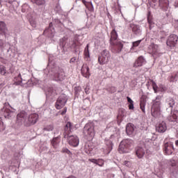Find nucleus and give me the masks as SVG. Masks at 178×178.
<instances>
[{"label":"nucleus","mask_w":178,"mask_h":178,"mask_svg":"<svg viewBox=\"0 0 178 178\" xmlns=\"http://www.w3.org/2000/svg\"><path fill=\"white\" fill-rule=\"evenodd\" d=\"M87 148H88V145H86V146H85V152H86V154H90V152H91V151H92V149L89 148V149L87 150Z\"/></svg>","instance_id":"obj_41"},{"label":"nucleus","mask_w":178,"mask_h":178,"mask_svg":"<svg viewBox=\"0 0 178 178\" xmlns=\"http://www.w3.org/2000/svg\"><path fill=\"white\" fill-rule=\"evenodd\" d=\"M67 112V108L65 107L63 110L61 111L60 115L63 116V115H65Z\"/></svg>","instance_id":"obj_43"},{"label":"nucleus","mask_w":178,"mask_h":178,"mask_svg":"<svg viewBox=\"0 0 178 178\" xmlns=\"http://www.w3.org/2000/svg\"><path fill=\"white\" fill-rule=\"evenodd\" d=\"M123 165L127 166V168H131V161H124Z\"/></svg>","instance_id":"obj_39"},{"label":"nucleus","mask_w":178,"mask_h":178,"mask_svg":"<svg viewBox=\"0 0 178 178\" xmlns=\"http://www.w3.org/2000/svg\"><path fill=\"white\" fill-rule=\"evenodd\" d=\"M106 145L102 149L104 155H108V154H111V151L113 149V143L111 140H106Z\"/></svg>","instance_id":"obj_11"},{"label":"nucleus","mask_w":178,"mask_h":178,"mask_svg":"<svg viewBox=\"0 0 178 178\" xmlns=\"http://www.w3.org/2000/svg\"><path fill=\"white\" fill-rule=\"evenodd\" d=\"M151 113L154 118H159L161 116V97L157 96L156 99L153 100Z\"/></svg>","instance_id":"obj_2"},{"label":"nucleus","mask_w":178,"mask_h":178,"mask_svg":"<svg viewBox=\"0 0 178 178\" xmlns=\"http://www.w3.org/2000/svg\"><path fill=\"white\" fill-rule=\"evenodd\" d=\"M178 42V36L176 34H171L168 36L166 45L169 47L170 49L175 48L177 45Z\"/></svg>","instance_id":"obj_7"},{"label":"nucleus","mask_w":178,"mask_h":178,"mask_svg":"<svg viewBox=\"0 0 178 178\" xmlns=\"http://www.w3.org/2000/svg\"><path fill=\"white\" fill-rule=\"evenodd\" d=\"M147 104V98H145V96H142L140 98V107L143 112V113H145V105Z\"/></svg>","instance_id":"obj_20"},{"label":"nucleus","mask_w":178,"mask_h":178,"mask_svg":"<svg viewBox=\"0 0 178 178\" xmlns=\"http://www.w3.org/2000/svg\"><path fill=\"white\" fill-rule=\"evenodd\" d=\"M118 32L115 29H113L111 32V38H110V42H113L115 41H118Z\"/></svg>","instance_id":"obj_21"},{"label":"nucleus","mask_w":178,"mask_h":178,"mask_svg":"<svg viewBox=\"0 0 178 178\" xmlns=\"http://www.w3.org/2000/svg\"><path fill=\"white\" fill-rule=\"evenodd\" d=\"M84 55L86 57H90V51L88 50V44H87L86 47L85 48Z\"/></svg>","instance_id":"obj_36"},{"label":"nucleus","mask_w":178,"mask_h":178,"mask_svg":"<svg viewBox=\"0 0 178 178\" xmlns=\"http://www.w3.org/2000/svg\"><path fill=\"white\" fill-rule=\"evenodd\" d=\"M166 103L169 105L170 108H173L175 106V99L172 97H169L166 99Z\"/></svg>","instance_id":"obj_28"},{"label":"nucleus","mask_w":178,"mask_h":178,"mask_svg":"<svg viewBox=\"0 0 178 178\" xmlns=\"http://www.w3.org/2000/svg\"><path fill=\"white\" fill-rule=\"evenodd\" d=\"M89 162H92V163H95L100 168H102V166H104L105 164V161L102 159H89Z\"/></svg>","instance_id":"obj_17"},{"label":"nucleus","mask_w":178,"mask_h":178,"mask_svg":"<svg viewBox=\"0 0 178 178\" xmlns=\"http://www.w3.org/2000/svg\"><path fill=\"white\" fill-rule=\"evenodd\" d=\"M152 88L154 91H156V89L158 88V86H156V83L154 81H152Z\"/></svg>","instance_id":"obj_42"},{"label":"nucleus","mask_w":178,"mask_h":178,"mask_svg":"<svg viewBox=\"0 0 178 178\" xmlns=\"http://www.w3.org/2000/svg\"><path fill=\"white\" fill-rule=\"evenodd\" d=\"M140 43H141V40H137L136 42H134L132 43V48H136V47H138Z\"/></svg>","instance_id":"obj_37"},{"label":"nucleus","mask_w":178,"mask_h":178,"mask_svg":"<svg viewBox=\"0 0 178 178\" xmlns=\"http://www.w3.org/2000/svg\"><path fill=\"white\" fill-rule=\"evenodd\" d=\"M165 155H172L175 148L173 147V143L172 142L164 141V145L163 148Z\"/></svg>","instance_id":"obj_10"},{"label":"nucleus","mask_w":178,"mask_h":178,"mask_svg":"<svg viewBox=\"0 0 178 178\" xmlns=\"http://www.w3.org/2000/svg\"><path fill=\"white\" fill-rule=\"evenodd\" d=\"M18 77H19L20 79H22V74H19L18 75Z\"/></svg>","instance_id":"obj_55"},{"label":"nucleus","mask_w":178,"mask_h":178,"mask_svg":"<svg viewBox=\"0 0 178 178\" xmlns=\"http://www.w3.org/2000/svg\"><path fill=\"white\" fill-rule=\"evenodd\" d=\"M39 115L37 113L31 114L26 121L24 122V126L26 127H30L33 124H35L38 122Z\"/></svg>","instance_id":"obj_8"},{"label":"nucleus","mask_w":178,"mask_h":178,"mask_svg":"<svg viewBox=\"0 0 178 178\" xmlns=\"http://www.w3.org/2000/svg\"><path fill=\"white\" fill-rule=\"evenodd\" d=\"M144 62H145L144 57L143 56H139L134 63V67H140L144 65Z\"/></svg>","instance_id":"obj_18"},{"label":"nucleus","mask_w":178,"mask_h":178,"mask_svg":"<svg viewBox=\"0 0 178 178\" xmlns=\"http://www.w3.org/2000/svg\"><path fill=\"white\" fill-rule=\"evenodd\" d=\"M106 90L107 91H108V92H111V94H113V92H116V88L115 86L108 88Z\"/></svg>","instance_id":"obj_34"},{"label":"nucleus","mask_w":178,"mask_h":178,"mask_svg":"<svg viewBox=\"0 0 178 178\" xmlns=\"http://www.w3.org/2000/svg\"><path fill=\"white\" fill-rule=\"evenodd\" d=\"M65 77H66V75L65 74V72L62 70L54 74L56 81H63V80H65Z\"/></svg>","instance_id":"obj_16"},{"label":"nucleus","mask_w":178,"mask_h":178,"mask_svg":"<svg viewBox=\"0 0 178 178\" xmlns=\"http://www.w3.org/2000/svg\"><path fill=\"white\" fill-rule=\"evenodd\" d=\"M126 131L128 136H131L134 133V125L131 123H129L126 127Z\"/></svg>","instance_id":"obj_22"},{"label":"nucleus","mask_w":178,"mask_h":178,"mask_svg":"<svg viewBox=\"0 0 178 178\" xmlns=\"http://www.w3.org/2000/svg\"><path fill=\"white\" fill-rule=\"evenodd\" d=\"M124 111L123 110H121L119 113V115L118 116H121V118H123V116H124V115L123 114Z\"/></svg>","instance_id":"obj_49"},{"label":"nucleus","mask_w":178,"mask_h":178,"mask_svg":"<svg viewBox=\"0 0 178 178\" xmlns=\"http://www.w3.org/2000/svg\"><path fill=\"white\" fill-rule=\"evenodd\" d=\"M172 166H176V164L175 163H172Z\"/></svg>","instance_id":"obj_54"},{"label":"nucleus","mask_w":178,"mask_h":178,"mask_svg":"<svg viewBox=\"0 0 178 178\" xmlns=\"http://www.w3.org/2000/svg\"><path fill=\"white\" fill-rule=\"evenodd\" d=\"M81 1H82L83 3L85 5V6H86V8H88V3H89L86 2V0H81Z\"/></svg>","instance_id":"obj_48"},{"label":"nucleus","mask_w":178,"mask_h":178,"mask_svg":"<svg viewBox=\"0 0 178 178\" xmlns=\"http://www.w3.org/2000/svg\"><path fill=\"white\" fill-rule=\"evenodd\" d=\"M149 15H151V11L148 12V16H149Z\"/></svg>","instance_id":"obj_56"},{"label":"nucleus","mask_w":178,"mask_h":178,"mask_svg":"<svg viewBox=\"0 0 178 178\" xmlns=\"http://www.w3.org/2000/svg\"><path fill=\"white\" fill-rule=\"evenodd\" d=\"M66 102H67L66 95H60L56 100L55 106L57 109H62V108L66 105Z\"/></svg>","instance_id":"obj_9"},{"label":"nucleus","mask_w":178,"mask_h":178,"mask_svg":"<svg viewBox=\"0 0 178 178\" xmlns=\"http://www.w3.org/2000/svg\"><path fill=\"white\" fill-rule=\"evenodd\" d=\"M95 126L92 122L86 124L83 129L84 135L94 137V136H95Z\"/></svg>","instance_id":"obj_5"},{"label":"nucleus","mask_w":178,"mask_h":178,"mask_svg":"<svg viewBox=\"0 0 178 178\" xmlns=\"http://www.w3.org/2000/svg\"><path fill=\"white\" fill-rule=\"evenodd\" d=\"M49 37H51V38L54 37V32H51V34L49 35Z\"/></svg>","instance_id":"obj_52"},{"label":"nucleus","mask_w":178,"mask_h":178,"mask_svg":"<svg viewBox=\"0 0 178 178\" xmlns=\"http://www.w3.org/2000/svg\"><path fill=\"white\" fill-rule=\"evenodd\" d=\"M0 49H3V40H0Z\"/></svg>","instance_id":"obj_46"},{"label":"nucleus","mask_w":178,"mask_h":178,"mask_svg":"<svg viewBox=\"0 0 178 178\" xmlns=\"http://www.w3.org/2000/svg\"><path fill=\"white\" fill-rule=\"evenodd\" d=\"M31 2H33V3H35L38 6L45 5V0H31Z\"/></svg>","instance_id":"obj_30"},{"label":"nucleus","mask_w":178,"mask_h":178,"mask_svg":"<svg viewBox=\"0 0 178 178\" xmlns=\"http://www.w3.org/2000/svg\"><path fill=\"white\" fill-rule=\"evenodd\" d=\"M132 31L135 34H140L141 33V29H140V26L138 25H134L132 28Z\"/></svg>","instance_id":"obj_27"},{"label":"nucleus","mask_w":178,"mask_h":178,"mask_svg":"<svg viewBox=\"0 0 178 178\" xmlns=\"http://www.w3.org/2000/svg\"><path fill=\"white\" fill-rule=\"evenodd\" d=\"M159 6L163 10H168L169 9V0H159Z\"/></svg>","instance_id":"obj_19"},{"label":"nucleus","mask_w":178,"mask_h":178,"mask_svg":"<svg viewBox=\"0 0 178 178\" xmlns=\"http://www.w3.org/2000/svg\"><path fill=\"white\" fill-rule=\"evenodd\" d=\"M154 47H156V48H158V45H154Z\"/></svg>","instance_id":"obj_57"},{"label":"nucleus","mask_w":178,"mask_h":178,"mask_svg":"<svg viewBox=\"0 0 178 178\" xmlns=\"http://www.w3.org/2000/svg\"><path fill=\"white\" fill-rule=\"evenodd\" d=\"M49 31H51V29H49L48 30H45L44 31V34H47V33H49Z\"/></svg>","instance_id":"obj_51"},{"label":"nucleus","mask_w":178,"mask_h":178,"mask_svg":"<svg viewBox=\"0 0 178 178\" xmlns=\"http://www.w3.org/2000/svg\"><path fill=\"white\" fill-rule=\"evenodd\" d=\"M127 102H129V109L133 110L134 109V102L131 100V99L129 97H127Z\"/></svg>","instance_id":"obj_29"},{"label":"nucleus","mask_w":178,"mask_h":178,"mask_svg":"<svg viewBox=\"0 0 178 178\" xmlns=\"http://www.w3.org/2000/svg\"><path fill=\"white\" fill-rule=\"evenodd\" d=\"M72 127L73 124H72L70 122H67L65 127L64 138H67L68 144L71 145V147H78L79 143H80L79 137L76 136H70V133H72Z\"/></svg>","instance_id":"obj_1"},{"label":"nucleus","mask_w":178,"mask_h":178,"mask_svg":"<svg viewBox=\"0 0 178 178\" xmlns=\"http://www.w3.org/2000/svg\"><path fill=\"white\" fill-rule=\"evenodd\" d=\"M111 59V52L105 49L103 50L98 57V63L99 65H106Z\"/></svg>","instance_id":"obj_4"},{"label":"nucleus","mask_w":178,"mask_h":178,"mask_svg":"<svg viewBox=\"0 0 178 178\" xmlns=\"http://www.w3.org/2000/svg\"><path fill=\"white\" fill-rule=\"evenodd\" d=\"M6 31H8V29H6V24L3 22H0V33L4 34V35H6Z\"/></svg>","instance_id":"obj_24"},{"label":"nucleus","mask_w":178,"mask_h":178,"mask_svg":"<svg viewBox=\"0 0 178 178\" xmlns=\"http://www.w3.org/2000/svg\"><path fill=\"white\" fill-rule=\"evenodd\" d=\"M131 145H133V140L125 139L120 143L119 149L122 151V152H129V148H130Z\"/></svg>","instance_id":"obj_6"},{"label":"nucleus","mask_w":178,"mask_h":178,"mask_svg":"<svg viewBox=\"0 0 178 178\" xmlns=\"http://www.w3.org/2000/svg\"><path fill=\"white\" fill-rule=\"evenodd\" d=\"M4 116L5 118H9V116H10V110L6 108L4 111Z\"/></svg>","instance_id":"obj_38"},{"label":"nucleus","mask_w":178,"mask_h":178,"mask_svg":"<svg viewBox=\"0 0 178 178\" xmlns=\"http://www.w3.org/2000/svg\"><path fill=\"white\" fill-rule=\"evenodd\" d=\"M26 116H27V114H26V112L22 111L17 115V122L19 124L25 123V122H27V120H26Z\"/></svg>","instance_id":"obj_14"},{"label":"nucleus","mask_w":178,"mask_h":178,"mask_svg":"<svg viewBox=\"0 0 178 178\" xmlns=\"http://www.w3.org/2000/svg\"><path fill=\"white\" fill-rule=\"evenodd\" d=\"M111 44V51L113 54H120L122 52V49H123V42L119 40H115L114 42H110Z\"/></svg>","instance_id":"obj_3"},{"label":"nucleus","mask_w":178,"mask_h":178,"mask_svg":"<svg viewBox=\"0 0 178 178\" xmlns=\"http://www.w3.org/2000/svg\"><path fill=\"white\" fill-rule=\"evenodd\" d=\"M81 73L83 77H86V79H90V76H91V74H90V68L88 67V65L87 64H83L81 70Z\"/></svg>","instance_id":"obj_13"},{"label":"nucleus","mask_w":178,"mask_h":178,"mask_svg":"<svg viewBox=\"0 0 178 178\" xmlns=\"http://www.w3.org/2000/svg\"><path fill=\"white\" fill-rule=\"evenodd\" d=\"M10 108H11V109H12V106H10Z\"/></svg>","instance_id":"obj_58"},{"label":"nucleus","mask_w":178,"mask_h":178,"mask_svg":"<svg viewBox=\"0 0 178 178\" xmlns=\"http://www.w3.org/2000/svg\"><path fill=\"white\" fill-rule=\"evenodd\" d=\"M0 74L2 76L6 74V67L3 65H0Z\"/></svg>","instance_id":"obj_33"},{"label":"nucleus","mask_w":178,"mask_h":178,"mask_svg":"<svg viewBox=\"0 0 178 178\" xmlns=\"http://www.w3.org/2000/svg\"><path fill=\"white\" fill-rule=\"evenodd\" d=\"M156 131H158V133H165V131L168 130V126L166 125V122L163 121L159 123V124L156 127Z\"/></svg>","instance_id":"obj_15"},{"label":"nucleus","mask_w":178,"mask_h":178,"mask_svg":"<svg viewBox=\"0 0 178 178\" xmlns=\"http://www.w3.org/2000/svg\"><path fill=\"white\" fill-rule=\"evenodd\" d=\"M76 57H73L70 59V63H76Z\"/></svg>","instance_id":"obj_45"},{"label":"nucleus","mask_w":178,"mask_h":178,"mask_svg":"<svg viewBox=\"0 0 178 178\" xmlns=\"http://www.w3.org/2000/svg\"><path fill=\"white\" fill-rule=\"evenodd\" d=\"M44 130L45 131H52L54 130V126L52 125H48L46 127L44 128Z\"/></svg>","instance_id":"obj_35"},{"label":"nucleus","mask_w":178,"mask_h":178,"mask_svg":"<svg viewBox=\"0 0 178 178\" xmlns=\"http://www.w3.org/2000/svg\"><path fill=\"white\" fill-rule=\"evenodd\" d=\"M175 145L178 146V140L175 142Z\"/></svg>","instance_id":"obj_53"},{"label":"nucleus","mask_w":178,"mask_h":178,"mask_svg":"<svg viewBox=\"0 0 178 178\" xmlns=\"http://www.w3.org/2000/svg\"><path fill=\"white\" fill-rule=\"evenodd\" d=\"M62 154H67V155H69V156H72V152H70V150H69V149L64 147L61 150Z\"/></svg>","instance_id":"obj_31"},{"label":"nucleus","mask_w":178,"mask_h":178,"mask_svg":"<svg viewBox=\"0 0 178 178\" xmlns=\"http://www.w3.org/2000/svg\"><path fill=\"white\" fill-rule=\"evenodd\" d=\"M178 118V111L171 112V116L169 118L170 122H175Z\"/></svg>","instance_id":"obj_25"},{"label":"nucleus","mask_w":178,"mask_h":178,"mask_svg":"<svg viewBox=\"0 0 178 178\" xmlns=\"http://www.w3.org/2000/svg\"><path fill=\"white\" fill-rule=\"evenodd\" d=\"M80 42L77 40L76 38H74L72 40L70 41V47H71L72 49H74L76 47H79Z\"/></svg>","instance_id":"obj_23"},{"label":"nucleus","mask_w":178,"mask_h":178,"mask_svg":"<svg viewBox=\"0 0 178 178\" xmlns=\"http://www.w3.org/2000/svg\"><path fill=\"white\" fill-rule=\"evenodd\" d=\"M59 144V138H54L51 140V145L54 148H58V145Z\"/></svg>","instance_id":"obj_26"},{"label":"nucleus","mask_w":178,"mask_h":178,"mask_svg":"<svg viewBox=\"0 0 178 178\" xmlns=\"http://www.w3.org/2000/svg\"><path fill=\"white\" fill-rule=\"evenodd\" d=\"M135 153L138 159H143L145 155V149L143 147L138 146L135 149Z\"/></svg>","instance_id":"obj_12"},{"label":"nucleus","mask_w":178,"mask_h":178,"mask_svg":"<svg viewBox=\"0 0 178 178\" xmlns=\"http://www.w3.org/2000/svg\"><path fill=\"white\" fill-rule=\"evenodd\" d=\"M176 76H177V75H175V76H171V78H170V81H173L176 79Z\"/></svg>","instance_id":"obj_50"},{"label":"nucleus","mask_w":178,"mask_h":178,"mask_svg":"<svg viewBox=\"0 0 178 178\" xmlns=\"http://www.w3.org/2000/svg\"><path fill=\"white\" fill-rule=\"evenodd\" d=\"M66 41H67V38L63 37V38L60 39V45L63 47V48L66 45Z\"/></svg>","instance_id":"obj_32"},{"label":"nucleus","mask_w":178,"mask_h":178,"mask_svg":"<svg viewBox=\"0 0 178 178\" xmlns=\"http://www.w3.org/2000/svg\"><path fill=\"white\" fill-rule=\"evenodd\" d=\"M5 130V125H3V122L0 120V131H3Z\"/></svg>","instance_id":"obj_40"},{"label":"nucleus","mask_w":178,"mask_h":178,"mask_svg":"<svg viewBox=\"0 0 178 178\" xmlns=\"http://www.w3.org/2000/svg\"><path fill=\"white\" fill-rule=\"evenodd\" d=\"M30 24L31 26H32V27H33L35 29V27H37V24L35 23V21H31L30 22Z\"/></svg>","instance_id":"obj_44"},{"label":"nucleus","mask_w":178,"mask_h":178,"mask_svg":"<svg viewBox=\"0 0 178 178\" xmlns=\"http://www.w3.org/2000/svg\"><path fill=\"white\" fill-rule=\"evenodd\" d=\"M85 92L86 94H90V88L88 86L85 88Z\"/></svg>","instance_id":"obj_47"}]
</instances>
